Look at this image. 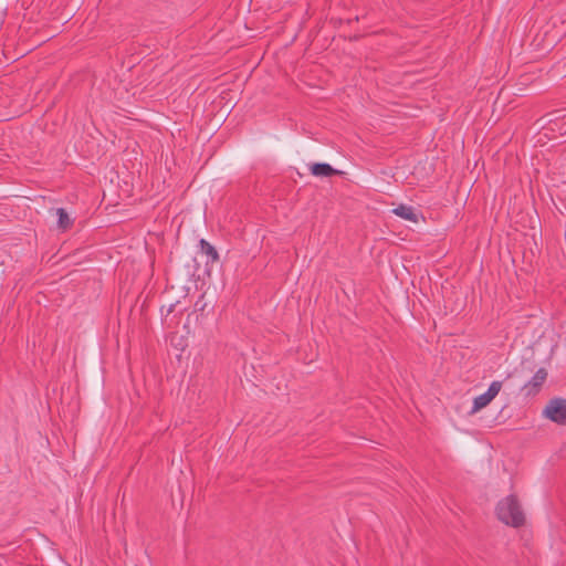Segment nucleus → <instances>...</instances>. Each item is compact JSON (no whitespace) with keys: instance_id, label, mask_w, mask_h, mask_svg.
Returning <instances> with one entry per match:
<instances>
[{"instance_id":"nucleus-1","label":"nucleus","mask_w":566,"mask_h":566,"mask_svg":"<svg viewBox=\"0 0 566 566\" xmlns=\"http://www.w3.org/2000/svg\"><path fill=\"white\" fill-rule=\"evenodd\" d=\"M496 515L501 522L513 527H520L525 522V515L515 495H509L499 502Z\"/></svg>"},{"instance_id":"nucleus-2","label":"nucleus","mask_w":566,"mask_h":566,"mask_svg":"<svg viewBox=\"0 0 566 566\" xmlns=\"http://www.w3.org/2000/svg\"><path fill=\"white\" fill-rule=\"evenodd\" d=\"M543 416L557 424H566V399H551L543 410Z\"/></svg>"},{"instance_id":"nucleus-3","label":"nucleus","mask_w":566,"mask_h":566,"mask_svg":"<svg viewBox=\"0 0 566 566\" xmlns=\"http://www.w3.org/2000/svg\"><path fill=\"white\" fill-rule=\"evenodd\" d=\"M547 370L545 368H539L533 375V377L522 387L521 391L525 395V397H534L536 396L544 382L547 379Z\"/></svg>"},{"instance_id":"nucleus-4","label":"nucleus","mask_w":566,"mask_h":566,"mask_svg":"<svg viewBox=\"0 0 566 566\" xmlns=\"http://www.w3.org/2000/svg\"><path fill=\"white\" fill-rule=\"evenodd\" d=\"M312 175L316 177H331L339 174L338 170L334 169L329 164L316 163L311 166Z\"/></svg>"},{"instance_id":"nucleus-5","label":"nucleus","mask_w":566,"mask_h":566,"mask_svg":"<svg viewBox=\"0 0 566 566\" xmlns=\"http://www.w3.org/2000/svg\"><path fill=\"white\" fill-rule=\"evenodd\" d=\"M392 212L405 219V220H408V221H411V222H417L418 221V214L416 212V210L411 207V206H407V205H399L398 207H396Z\"/></svg>"},{"instance_id":"nucleus-6","label":"nucleus","mask_w":566,"mask_h":566,"mask_svg":"<svg viewBox=\"0 0 566 566\" xmlns=\"http://www.w3.org/2000/svg\"><path fill=\"white\" fill-rule=\"evenodd\" d=\"M200 252L205 255H207V264L208 263H214L219 260V254L216 250V248L210 244L207 240L201 239L199 241Z\"/></svg>"},{"instance_id":"nucleus-7","label":"nucleus","mask_w":566,"mask_h":566,"mask_svg":"<svg viewBox=\"0 0 566 566\" xmlns=\"http://www.w3.org/2000/svg\"><path fill=\"white\" fill-rule=\"evenodd\" d=\"M55 213L57 216V227H59V229H61L63 231L67 230L72 226V223H73V221L70 218L69 213L65 211L64 208H57L55 210Z\"/></svg>"},{"instance_id":"nucleus-8","label":"nucleus","mask_w":566,"mask_h":566,"mask_svg":"<svg viewBox=\"0 0 566 566\" xmlns=\"http://www.w3.org/2000/svg\"><path fill=\"white\" fill-rule=\"evenodd\" d=\"M491 401H492L491 398L488 397L485 395V392H483L482 395H479L473 400V406H472L470 413H475V412L480 411L481 409L486 407Z\"/></svg>"},{"instance_id":"nucleus-9","label":"nucleus","mask_w":566,"mask_h":566,"mask_svg":"<svg viewBox=\"0 0 566 566\" xmlns=\"http://www.w3.org/2000/svg\"><path fill=\"white\" fill-rule=\"evenodd\" d=\"M502 389V381L500 380H494L491 382V385L489 386L488 390L485 391V395L488 397L491 398V400H493L500 392V390Z\"/></svg>"}]
</instances>
